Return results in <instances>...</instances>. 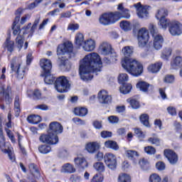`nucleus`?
<instances>
[{
  "instance_id": "nucleus-1",
  "label": "nucleus",
  "mask_w": 182,
  "mask_h": 182,
  "mask_svg": "<svg viewBox=\"0 0 182 182\" xmlns=\"http://www.w3.org/2000/svg\"><path fill=\"white\" fill-rule=\"evenodd\" d=\"M102 58L97 53H90L80 61L79 73L82 80L89 82L93 79L92 73L102 70Z\"/></svg>"
},
{
  "instance_id": "nucleus-12",
  "label": "nucleus",
  "mask_w": 182,
  "mask_h": 182,
  "mask_svg": "<svg viewBox=\"0 0 182 182\" xmlns=\"http://www.w3.org/2000/svg\"><path fill=\"white\" fill-rule=\"evenodd\" d=\"M169 33L172 36H181L182 35V24L178 21H171L168 24Z\"/></svg>"
},
{
  "instance_id": "nucleus-51",
  "label": "nucleus",
  "mask_w": 182,
  "mask_h": 182,
  "mask_svg": "<svg viewBox=\"0 0 182 182\" xmlns=\"http://www.w3.org/2000/svg\"><path fill=\"white\" fill-rule=\"evenodd\" d=\"M149 182H161V177L157 173H153L149 177Z\"/></svg>"
},
{
  "instance_id": "nucleus-54",
  "label": "nucleus",
  "mask_w": 182,
  "mask_h": 182,
  "mask_svg": "<svg viewBox=\"0 0 182 182\" xmlns=\"http://www.w3.org/2000/svg\"><path fill=\"white\" fill-rule=\"evenodd\" d=\"M159 26H161V28L162 29H167V26L168 25V21H167V19H166V18H159Z\"/></svg>"
},
{
  "instance_id": "nucleus-33",
  "label": "nucleus",
  "mask_w": 182,
  "mask_h": 182,
  "mask_svg": "<svg viewBox=\"0 0 182 182\" xmlns=\"http://www.w3.org/2000/svg\"><path fill=\"white\" fill-rule=\"evenodd\" d=\"M104 145L106 149H111V150H114L115 151L119 150V145L117 144V142L114 141L108 140L105 142Z\"/></svg>"
},
{
  "instance_id": "nucleus-19",
  "label": "nucleus",
  "mask_w": 182,
  "mask_h": 182,
  "mask_svg": "<svg viewBox=\"0 0 182 182\" xmlns=\"http://www.w3.org/2000/svg\"><path fill=\"white\" fill-rule=\"evenodd\" d=\"M48 132L57 136V134H60V133L63 132V126H62L60 122H52L49 124Z\"/></svg>"
},
{
  "instance_id": "nucleus-17",
  "label": "nucleus",
  "mask_w": 182,
  "mask_h": 182,
  "mask_svg": "<svg viewBox=\"0 0 182 182\" xmlns=\"http://www.w3.org/2000/svg\"><path fill=\"white\" fill-rule=\"evenodd\" d=\"M39 22H41V17L36 18L33 25L31 23H29L27 26H24L23 28V29L25 30L24 33H28L30 36H32V35L35 33V31H36L38 25H39Z\"/></svg>"
},
{
  "instance_id": "nucleus-30",
  "label": "nucleus",
  "mask_w": 182,
  "mask_h": 182,
  "mask_svg": "<svg viewBox=\"0 0 182 182\" xmlns=\"http://www.w3.org/2000/svg\"><path fill=\"white\" fill-rule=\"evenodd\" d=\"M182 65V58L176 56L171 61V69H178Z\"/></svg>"
},
{
  "instance_id": "nucleus-24",
  "label": "nucleus",
  "mask_w": 182,
  "mask_h": 182,
  "mask_svg": "<svg viewBox=\"0 0 182 182\" xmlns=\"http://www.w3.org/2000/svg\"><path fill=\"white\" fill-rule=\"evenodd\" d=\"M112 50V46L107 42H102L99 46V51L102 55H110Z\"/></svg>"
},
{
  "instance_id": "nucleus-53",
  "label": "nucleus",
  "mask_w": 182,
  "mask_h": 182,
  "mask_svg": "<svg viewBox=\"0 0 182 182\" xmlns=\"http://www.w3.org/2000/svg\"><path fill=\"white\" fill-rule=\"evenodd\" d=\"M144 151L146 153V154H149V156H152V154H154L156 153V148L148 146L144 147Z\"/></svg>"
},
{
  "instance_id": "nucleus-47",
  "label": "nucleus",
  "mask_w": 182,
  "mask_h": 182,
  "mask_svg": "<svg viewBox=\"0 0 182 182\" xmlns=\"http://www.w3.org/2000/svg\"><path fill=\"white\" fill-rule=\"evenodd\" d=\"M149 143L153 144L154 146H160L161 141L157 136H151L148 139Z\"/></svg>"
},
{
  "instance_id": "nucleus-35",
  "label": "nucleus",
  "mask_w": 182,
  "mask_h": 182,
  "mask_svg": "<svg viewBox=\"0 0 182 182\" xmlns=\"http://www.w3.org/2000/svg\"><path fill=\"white\" fill-rule=\"evenodd\" d=\"M75 164L78 167H82V168H85V167H87V162L86 159L83 157H77L74 159Z\"/></svg>"
},
{
  "instance_id": "nucleus-34",
  "label": "nucleus",
  "mask_w": 182,
  "mask_h": 182,
  "mask_svg": "<svg viewBox=\"0 0 182 182\" xmlns=\"http://www.w3.org/2000/svg\"><path fill=\"white\" fill-rule=\"evenodd\" d=\"M74 114L75 116H80V117H85L87 114V109L85 107H75L74 109Z\"/></svg>"
},
{
  "instance_id": "nucleus-32",
  "label": "nucleus",
  "mask_w": 182,
  "mask_h": 182,
  "mask_svg": "<svg viewBox=\"0 0 182 182\" xmlns=\"http://www.w3.org/2000/svg\"><path fill=\"white\" fill-rule=\"evenodd\" d=\"M76 171V168L75 166L70 164H65L61 168L62 173H68L69 174H72Z\"/></svg>"
},
{
  "instance_id": "nucleus-28",
  "label": "nucleus",
  "mask_w": 182,
  "mask_h": 182,
  "mask_svg": "<svg viewBox=\"0 0 182 182\" xmlns=\"http://www.w3.org/2000/svg\"><path fill=\"white\" fill-rule=\"evenodd\" d=\"M125 155L127 156V158L129 159V160H133L134 164H137V161L136 159L140 156L139 154V152L137 151L134 150H127L125 151Z\"/></svg>"
},
{
  "instance_id": "nucleus-2",
  "label": "nucleus",
  "mask_w": 182,
  "mask_h": 182,
  "mask_svg": "<svg viewBox=\"0 0 182 182\" xmlns=\"http://www.w3.org/2000/svg\"><path fill=\"white\" fill-rule=\"evenodd\" d=\"M122 53L125 56L121 61L123 69L134 77L141 76L144 70L143 64L136 59L128 58L133 55V47L125 46L122 48Z\"/></svg>"
},
{
  "instance_id": "nucleus-6",
  "label": "nucleus",
  "mask_w": 182,
  "mask_h": 182,
  "mask_svg": "<svg viewBox=\"0 0 182 182\" xmlns=\"http://www.w3.org/2000/svg\"><path fill=\"white\" fill-rule=\"evenodd\" d=\"M136 38L138 41V46L139 48H144L149 43V39H150L147 28L144 27L141 28L137 32Z\"/></svg>"
},
{
  "instance_id": "nucleus-25",
  "label": "nucleus",
  "mask_w": 182,
  "mask_h": 182,
  "mask_svg": "<svg viewBox=\"0 0 182 182\" xmlns=\"http://www.w3.org/2000/svg\"><path fill=\"white\" fill-rule=\"evenodd\" d=\"M136 89H139L141 92H150L153 90V85L149 84L146 81H139L136 83Z\"/></svg>"
},
{
  "instance_id": "nucleus-38",
  "label": "nucleus",
  "mask_w": 182,
  "mask_h": 182,
  "mask_svg": "<svg viewBox=\"0 0 182 182\" xmlns=\"http://www.w3.org/2000/svg\"><path fill=\"white\" fill-rule=\"evenodd\" d=\"M28 168L33 177H35L36 178H38V177H39V170L38 169V166H36V165H35L34 164H31L28 166Z\"/></svg>"
},
{
  "instance_id": "nucleus-21",
  "label": "nucleus",
  "mask_w": 182,
  "mask_h": 182,
  "mask_svg": "<svg viewBox=\"0 0 182 182\" xmlns=\"http://www.w3.org/2000/svg\"><path fill=\"white\" fill-rule=\"evenodd\" d=\"M85 52H93L96 49V41L92 38L85 40L84 45L81 47Z\"/></svg>"
},
{
  "instance_id": "nucleus-37",
  "label": "nucleus",
  "mask_w": 182,
  "mask_h": 182,
  "mask_svg": "<svg viewBox=\"0 0 182 182\" xmlns=\"http://www.w3.org/2000/svg\"><path fill=\"white\" fill-rule=\"evenodd\" d=\"M27 120L31 124H37L42 121V118L39 115H30L27 117Z\"/></svg>"
},
{
  "instance_id": "nucleus-42",
  "label": "nucleus",
  "mask_w": 182,
  "mask_h": 182,
  "mask_svg": "<svg viewBox=\"0 0 182 182\" xmlns=\"http://www.w3.org/2000/svg\"><path fill=\"white\" fill-rule=\"evenodd\" d=\"M118 182H132V176L127 173H120L118 176Z\"/></svg>"
},
{
  "instance_id": "nucleus-5",
  "label": "nucleus",
  "mask_w": 182,
  "mask_h": 182,
  "mask_svg": "<svg viewBox=\"0 0 182 182\" xmlns=\"http://www.w3.org/2000/svg\"><path fill=\"white\" fill-rule=\"evenodd\" d=\"M55 88L57 92L63 93L70 89V84H69V81L66 77L60 76L55 80Z\"/></svg>"
},
{
  "instance_id": "nucleus-31",
  "label": "nucleus",
  "mask_w": 182,
  "mask_h": 182,
  "mask_svg": "<svg viewBox=\"0 0 182 182\" xmlns=\"http://www.w3.org/2000/svg\"><path fill=\"white\" fill-rule=\"evenodd\" d=\"M132 88L133 87L130 83L122 84V85L119 87V92L120 93H122V95H127L130 93Z\"/></svg>"
},
{
  "instance_id": "nucleus-13",
  "label": "nucleus",
  "mask_w": 182,
  "mask_h": 182,
  "mask_svg": "<svg viewBox=\"0 0 182 182\" xmlns=\"http://www.w3.org/2000/svg\"><path fill=\"white\" fill-rule=\"evenodd\" d=\"M0 96L5 98L6 100H9L12 96V87L11 84H5L0 80Z\"/></svg>"
},
{
  "instance_id": "nucleus-52",
  "label": "nucleus",
  "mask_w": 182,
  "mask_h": 182,
  "mask_svg": "<svg viewBox=\"0 0 182 182\" xmlns=\"http://www.w3.org/2000/svg\"><path fill=\"white\" fill-rule=\"evenodd\" d=\"M104 178L103 175L97 173L92 177L91 182H103Z\"/></svg>"
},
{
  "instance_id": "nucleus-18",
  "label": "nucleus",
  "mask_w": 182,
  "mask_h": 182,
  "mask_svg": "<svg viewBox=\"0 0 182 182\" xmlns=\"http://www.w3.org/2000/svg\"><path fill=\"white\" fill-rule=\"evenodd\" d=\"M164 156L171 164H176L178 161V156L171 149H165L164 151Z\"/></svg>"
},
{
  "instance_id": "nucleus-10",
  "label": "nucleus",
  "mask_w": 182,
  "mask_h": 182,
  "mask_svg": "<svg viewBox=\"0 0 182 182\" xmlns=\"http://www.w3.org/2000/svg\"><path fill=\"white\" fill-rule=\"evenodd\" d=\"M117 11H118L114 12L117 22L122 18L130 19V11L124 8V6H123V4H119L118 5Z\"/></svg>"
},
{
  "instance_id": "nucleus-56",
  "label": "nucleus",
  "mask_w": 182,
  "mask_h": 182,
  "mask_svg": "<svg viewBox=\"0 0 182 182\" xmlns=\"http://www.w3.org/2000/svg\"><path fill=\"white\" fill-rule=\"evenodd\" d=\"M134 133L139 139H144V137H146V134L139 128L134 129Z\"/></svg>"
},
{
  "instance_id": "nucleus-36",
  "label": "nucleus",
  "mask_w": 182,
  "mask_h": 182,
  "mask_svg": "<svg viewBox=\"0 0 182 182\" xmlns=\"http://www.w3.org/2000/svg\"><path fill=\"white\" fill-rule=\"evenodd\" d=\"M117 80L119 85H124L126 82H129V75L124 73H121L118 75Z\"/></svg>"
},
{
  "instance_id": "nucleus-45",
  "label": "nucleus",
  "mask_w": 182,
  "mask_h": 182,
  "mask_svg": "<svg viewBox=\"0 0 182 182\" xmlns=\"http://www.w3.org/2000/svg\"><path fill=\"white\" fill-rule=\"evenodd\" d=\"M140 122L146 127H150V123L149 122V115L147 114H142L139 117Z\"/></svg>"
},
{
  "instance_id": "nucleus-41",
  "label": "nucleus",
  "mask_w": 182,
  "mask_h": 182,
  "mask_svg": "<svg viewBox=\"0 0 182 182\" xmlns=\"http://www.w3.org/2000/svg\"><path fill=\"white\" fill-rule=\"evenodd\" d=\"M93 167L96 171H98V173H105L106 170V167L102 162L95 163Z\"/></svg>"
},
{
  "instance_id": "nucleus-59",
  "label": "nucleus",
  "mask_w": 182,
  "mask_h": 182,
  "mask_svg": "<svg viewBox=\"0 0 182 182\" xmlns=\"http://www.w3.org/2000/svg\"><path fill=\"white\" fill-rule=\"evenodd\" d=\"M174 80H175L174 75H168L165 76L164 77V82H166V83H173Z\"/></svg>"
},
{
  "instance_id": "nucleus-16",
  "label": "nucleus",
  "mask_w": 182,
  "mask_h": 182,
  "mask_svg": "<svg viewBox=\"0 0 182 182\" xmlns=\"http://www.w3.org/2000/svg\"><path fill=\"white\" fill-rule=\"evenodd\" d=\"M134 8L136 9V14L141 19H144L149 16V10L146 6H141V3L134 4Z\"/></svg>"
},
{
  "instance_id": "nucleus-39",
  "label": "nucleus",
  "mask_w": 182,
  "mask_h": 182,
  "mask_svg": "<svg viewBox=\"0 0 182 182\" xmlns=\"http://www.w3.org/2000/svg\"><path fill=\"white\" fill-rule=\"evenodd\" d=\"M14 111L16 112V116H19L21 113V101L19 100V96H16L14 100Z\"/></svg>"
},
{
  "instance_id": "nucleus-4",
  "label": "nucleus",
  "mask_w": 182,
  "mask_h": 182,
  "mask_svg": "<svg viewBox=\"0 0 182 182\" xmlns=\"http://www.w3.org/2000/svg\"><path fill=\"white\" fill-rule=\"evenodd\" d=\"M149 29L152 34L153 38V47L156 50H160L163 48V42H164V38L160 33H157V28L156 25L150 23Z\"/></svg>"
},
{
  "instance_id": "nucleus-9",
  "label": "nucleus",
  "mask_w": 182,
  "mask_h": 182,
  "mask_svg": "<svg viewBox=\"0 0 182 182\" xmlns=\"http://www.w3.org/2000/svg\"><path fill=\"white\" fill-rule=\"evenodd\" d=\"M0 149L2 153H4V154H8L9 159L11 161H15V155L14 154V151H12L11 149H6L5 136H4V132L2 131L1 128H0Z\"/></svg>"
},
{
  "instance_id": "nucleus-50",
  "label": "nucleus",
  "mask_w": 182,
  "mask_h": 182,
  "mask_svg": "<svg viewBox=\"0 0 182 182\" xmlns=\"http://www.w3.org/2000/svg\"><path fill=\"white\" fill-rule=\"evenodd\" d=\"M170 56H171V48H165L162 53L161 58L167 60Z\"/></svg>"
},
{
  "instance_id": "nucleus-8",
  "label": "nucleus",
  "mask_w": 182,
  "mask_h": 182,
  "mask_svg": "<svg viewBox=\"0 0 182 182\" xmlns=\"http://www.w3.org/2000/svg\"><path fill=\"white\" fill-rule=\"evenodd\" d=\"M104 161L110 170H116L117 167V157L114 154L108 152L104 156Z\"/></svg>"
},
{
  "instance_id": "nucleus-62",
  "label": "nucleus",
  "mask_w": 182,
  "mask_h": 182,
  "mask_svg": "<svg viewBox=\"0 0 182 182\" xmlns=\"http://www.w3.org/2000/svg\"><path fill=\"white\" fill-rule=\"evenodd\" d=\"M58 156L61 159H66V157H68V156H69V152H68V151H66L65 149H63L59 151Z\"/></svg>"
},
{
  "instance_id": "nucleus-63",
  "label": "nucleus",
  "mask_w": 182,
  "mask_h": 182,
  "mask_svg": "<svg viewBox=\"0 0 182 182\" xmlns=\"http://www.w3.org/2000/svg\"><path fill=\"white\" fill-rule=\"evenodd\" d=\"M30 18L31 15L29 14H26L24 16H23L20 21L21 25H24L27 22L28 19H30Z\"/></svg>"
},
{
  "instance_id": "nucleus-44",
  "label": "nucleus",
  "mask_w": 182,
  "mask_h": 182,
  "mask_svg": "<svg viewBox=\"0 0 182 182\" xmlns=\"http://www.w3.org/2000/svg\"><path fill=\"white\" fill-rule=\"evenodd\" d=\"M38 151L41 154H48L52 151V148L49 145H41L38 147Z\"/></svg>"
},
{
  "instance_id": "nucleus-55",
  "label": "nucleus",
  "mask_w": 182,
  "mask_h": 182,
  "mask_svg": "<svg viewBox=\"0 0 182 182\" xmlns=\"http://www.w3.org/2000/svg\"><path fill=\"white\" fill-rule=\"evenodd\" d=\"M16 41L17 47L18 48L19 50H21L22 46H23V37L18 36H17Z\"/></svg>"
},
{
  "instance_id": "nucleus-15",
  "label": "nucleus",
  "mask_w": 182,
  "mask_h": 182,
  "mask_svg": "<svg viewBox=\"0 0 182 182\" xmlns=\"http://www.w3.org/2000/svg\"><path fill=\"white\" fill-rule=\"evenodd\" d=\"M11 70H16L17 73V78L21 80V79H23V77L25 76V73H26V68H25V65L22 63H18L15 65L11 64Z\"/></svg>"
},
{
  "instance_id": "nucleus-46",
  "label": "nucleus",
  "mask_w": 182,
  "mask_h": 182,
  "mask_svg": "<svg viewBox=\"0 0 182 182\" xmlns=\"http://www.w3.org/2000/svg\"><path fill=\"white\" fill-rule=\"evenodd\" d=\"M127 103H129L131 107H132V109H139V107H140V102H139V101L134 100V99H132V98H128L127 100Z\"/></svg>"
},
{
  "instance_id": "nucleus-40",
  "label": "nucleus",
  "mask_w": 182,
  "mask_h": 182,
  "mask_svg": "<svg viewBox=\"0 0 182 182\" xmlns=\"http://www.w3.org/2000/svg\"><path fill=\"white\" fill-rule=\"evenodd\" d=\"M168 15V12L166 9H161L157 11L156 14V19H164L166 18V16Z\"/></svg>"
},
{
  "instance_id": "nucleus-29",
  "label": "nucleus",
  "mask_w": 182,
  "mask_h": 182,
  "mask_svg": "<svg viewBox=\"0 0 182 182\" xmlns=\"http://www.w3.org/2000/svg\"><path fill=\"white\" fill-rule=\"evenodd\" d=\"M86 41L85 40V36L82 33H77L75 34V44L78 47V48H82L85 42Z\"/></svg>"
},
{
  "instance_id": "nucleus-14",
  "label": "nucleus",
  "mask_w": 182,
  "mask_h": 182,
  "mask_svg": "<svg viewBox=\"0 0 182 182\" xmlns=\"http://www.w3.org/2000/svg\"><path fill=\"white\" fill-rule=\"evenodd\" d=\"M98 100L101 105H110L112 97V95L109 94V92L102 90L98 93Z\"/></svg>"
},
{
  "instance_id": "nucleus-60",
  "label": "nucleus",
  "mask_w": 182,
  "mask_h": 182,
  "mask_svg": "<svg viewBox=\"0 0 182 182\" xmlns=\"http://www.w3.org/2000/svg\"><path fill=\"white\" fill-rule=\"evenodd\" d=\"M112 132L109 131H102L101 132V137L102 139H109V137H112Z\"/></svg>"
},
{
  "instance_id": "nucleus-20",
  "label": "nucleus",
  "mask_w": 182,
  "mask_h": 182,
  "mask_svg": "<svg viewBox=\"0 0 182 182\" xmlns=\"http://www.w3.org/2000/svg\"><path fill=\"white\" fill-rule=\"evenodd\" d=\"M22 13L21 9H18L16 11V18L13 23L12 29L14 35H19L21 33V27L18 25L19 20L21 19V14Z\"/></svg>"
},
{
  "instance_id": "nucleus-58",
  "label": "nucleus",
  "mask_w": 182,
  "mask_h": 182,
  "mask_svg": "<svg viewBox=\"0 0 182 182\" xmlns=\"http://www.w3.org/2000/svg\"><path fill=\"white\" fill-rule=\"evenodd\" d=\"M31 93L33 94L34 97H36V99H41V91L38 90H36L35 91H32V90L28 91L29 96H31Z\"/></svg>"
},
{
  "instance_id": "nucleus-22",
  "label": "nucleus",
  "mask_w": 182,
  "mask_h": 182,
  "mask_svg": "<svg viewBox=\"0 0 182 182\" xmlns=\"http://www.w3.org/2000/svg\"><path fill=\"white\" fill-rule=\"evenodd\" d=\"M99 149H100V144L97 141L88 142L85 144V150H87L90 154H95Z\"/></svg>"
},
{
  "instance_id": "nucleus-3",
  "label": "nucleus",
  "mask_w": 182,
  "mask_h": 182,
  "mask_svg": "<svg viewBox=\"0 0 182 182\" xmlns=\"http://www.w3.org/2000/svg\"><path fill=\"white\" fill-rule=\"evenodd\" d=\"M73 52V44L69 41H66L58 45L57 48V55L58 57L59 65L62 69L69 70L70 69V63L69 60L63 56V55L70 54ZM61 56V57H60Z\"/></svg>"
},
{
  "instance_id": "nucleus-57",
  "label": "nucleus",
  "mask_w": 182,
  "mask_h": 182,
  "mask_svg": "<svg viewBox=\"0 0 182 182\" xmlns=\"http://www.w3.org/2000/svg\"><path fill=\"white\" fill-rule=\"evenodd\" d=\"M156 168L159 171H163V170H165L166 168V164H164L163 161H159L156 164Z\"/></svg>"
},
{
  "instance_id": "nucleus-64",
  "label": "nucleus",
  "mask_w": 182,
  "mask_h": 182,
  "mask_svg": "<svg viewBox=\"0 0 182 182\" xmlns=\"http://www.w3.org/2000/svg\"><path fill=\"white\" fill-rule=\"evenodd\" d=\"M43 0H36L33 3H31L28 8L29 9H33V8H36L38 4L41 3Z\"/></svg>"
},
{
  "instance_id": "nucleus-7",
  "label": "nucleus",
  "mask_w": 182,
  "mask_h": 182,
  "mask_svg": "<svg viewBox=\"0 0 182 182\" xmlns=\"http://www.w3.org/2000/svg\"><path fill=\"white\" fill-rule=\"evenodd\" d=\"M39 141L45 144H58L59 143V138L58 135L50 133L48 131V134H42L39 137Z\"/></svg>"
},
{
  "instance_id": "nucleus-49",
  "label": "nucleus",
  "mask_w": 182,
  "mask_h": 182,
  "mask_svg": "<svg viewBox=\"0 0 182 182\" xmlns=\"http://www.w3.org/2000/svg\"><path fill=\"white\" fill-rule=\"evenodd\" d=\"M80 28L77 23H70L68 26L67 30L71 31V32H76Z\"/></svg>"
},
{
  "instance_id": "nucleus-48",
  "label": "nucleus",
  "mask_w": 182,
  "mask_h": 182,
  "mask_svg": "<svg viewBox=\"0 0 182 182\" xmlns=\"http://www.w3.org/2000/svg\"><path fill=\"white\" fill-rule=\"evenodd\" d=\"M14 41H11L10 38H8L4 43V46L9 50V52H12L14 50Z\"/></svg>"
},
{
  "instance_id": "nucleus-26",
  "label": "nucleus",
  "mask_w": 182,
  "mask_h": 182,
  "mask_svg": "<svg viewBox=\"0 0 182 182\" xmlns=\"http://www.w3.org/2000/svg\"><path fill=\"white\" fill-rule=\"evenodd\" d=\"M163 66V63L156 62L154 63H151L147 67V70L149 73H159Z\"/></svg>"
},
{
  "instance_id": "nucleus-11",
  "label": "nucleus",
  "mask_w": 182,
  "mask_h": 182,
  "mask_svg": "<svg viewBox=\"0 0 182 182\" xmlns=\"http://www.w3.org/2000/svg\"><path fill=\"white\" fill-rule=\"evenodd\" d=\"M98 21L104 26H107V25H112V23H116L117 22L114 13H105L100 16Z\"/></svg>"
},
{
  "instance_id": "nucleus-23",
  "label": "nucleus",
  "mask_w": 182,
  "mask_h": 182,
  "mask_svg": "<svg viewBox=\"0 0 182 182\" xmlns=\"http://www.w3.org/2000/svg\"><path fill=\"white\" fill-rule=\"evenodd\" d=\"M40 66L43 70V73H46L52 70V62L50 60L43 58L40 60Z\"/></svg>"
},
{
  "instance_id": "nucleus-27",
  "label": "nucleus",
  "mask_w": 182,
  "mask_h": 182,
  "mask_svg": "<svg viewBox=\"0 0 182 182\" xmlns=\"http://www.w3.org/2000/svg\"><path fill=\"white\" fill-rule=\"evenodd\" d=\"M42 77L44 79V82L46 85H53V82H55V77L53 75L50 73V71L48 73H42Z\"/></svg>"
},
{
  "instance_id": "nucleus-43",
  "label": "nucleus",
  "mask_w": 182,
  "mask_h": 182,
  "mask_svg": "<svg viewBox=\"0 0 182 182\" xmlns=\"http://www.w3.org/2000/svg\"><path fill=\"white\" fill-rule=\"evenodd\" d=\"M119 26L125 32H128V31H132V23L127 21H121Z\"/></svg>"
},
{
  "instance_id": "nucleus-61",
  "label": "nucleus",
  "mask_w": 182,
  "mask_h": 182,
  "mask_svg": "<svg viewBox=\"0 0 182 182\" xmlns=\"http://www.w3.org/2000/svg\"><path fill=\"white\" fill-rule=\"evenodd\" d=\"M108 121L112 124H114L116 123H119V118L116 116H110L108 117Z\"/></svg>"
}]
</instances>
